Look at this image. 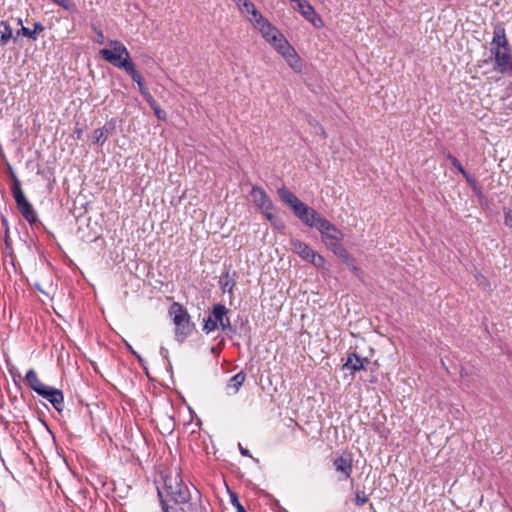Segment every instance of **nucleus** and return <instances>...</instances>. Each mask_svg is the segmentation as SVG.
Returning <instances> with one entry per match:
<instances>
[{
	"mask_svg": "<svg viewBox=\"0 0 512 512\" xmlns=\"http://www.w3.org/2000/svg\"><path fill=\"white\" fill-rule=\"evenodd\" d=\"M228 309L224 305H215L212 313L205 320L203 330L210 333L218 327L225 330L230 327V320L227 317Z\"/></svg>",
	"mask_w": 512,
	"mask_h": 512,
	"instance_id": "7",
	"label": "nucleus"
},
{
	"mask_svg": "<svg viewBox=\"0 0 512 512\" xmlns=\"http://www.w3.org/2000/svg\"><path fill=\"white\" fill-rule=\"evenodd\" d=\"M255 202L259 206L262 213H264L269 220H272L273 219V213H272L273 206H272L271 201L268 199L267 195L259 194L258 197L255 199Z\"/></svg>",
	"mask_w": 512,
	"mask_h": 512,
	"instance_id": "16",
	"label": "nucleus"
},
{
	"mask_svg": "<svg viewBox=\"0 0 512 512\" xmlns=\"http://www.w3.org/2000/svg\"><path fill=\"white\" fill-rule=\"evenodd\" d=\"M44 30V27L41 23H35L34 29L32 30L34 35L37 36L38 33L42 32Z\"/></svg>",
	"mask_w": 512,
	"mask_h": 512,
	"instance_id": "31",
	"label": "nucleus"
},
{
	"mask_svg": "<svg viewBox=\"0 0 512 512\" xmlns=\"http://www.w3.org/2000/svg\"><path fill=\"white\" fill-rule=\"evenodd\" d=\"M106 131L103 128L94 130L93 139L97 144H103L106 140Z\"/></svg>",
	"mask_w": 512,
	"mask_h": 512,
	"instance_id": "23",
	"label": "nucleus"
},
{
	"mask_svg": "<svg viewBox=\"0 0 512 512\" xmlns=\"http://www.w3.org/2000/svg\"><path fill=\"white\" fill-rule=\"evenodd\" d=\"M138 86H139L141 94L145 96L148 92H147V88L144 85V82L140 83V85H138Z\"/></svg>",
	"mask_w": 512,
	"mask_h": 512,
	"instance_id": "34",
	"label": "nucleus"
},
{
	"mask_svg": "<svg viewBox=\"0 0 512 512\" xmlns=\"http://www.w3.org/2000/svg\"><path fill=\"white\" fill-rule=\"evenodd\" d=\"M145 98H146L147 102L150 104L151 108H153L155 105H157L156 101L153 99V97L149 93H147L145 95Z\"/></svg>",
	"mask_w": 512,
	"mask_h": 512,
	"instance_id": "33",
	"label": "nucleus"
},
{
	"mask_svg": "<svg viewBox=\"0 0 512 512\" xmlns=\"http://www.w3.org/2000/svg\"><path fill=\"white\" fill-rule=\"evenodd\" d=\"M25 380L27 382V384L29 385V387L35 391L37 394L42 390V388H44L45 384H43L36 372L33 370V369H30L29 371H27L26 375H25Z\"/></svg>",
	"mask_w": 512,
	"mask_h": 512,
	"instance_id": "17",
	"label": "nucleus"
},
{
	"mask_svg": "<svg viewBox=\"0 0 512 512\" xmlns=\"http://www.w3.org/2000/svg\"><path fill=\"white\" fill-rule=\"evenodd\" d=\"M71 201L72 206L70 210L76 217H80L86 213L88 201L85 194H75V197H73Z\"/></svg>",
	"mask_w": 512,
	"mask_h": 512,
	"instance_id": "14",
	"label": "nucleus"
},
{
	"mask_svg": "<svg viewBox=\"0 0 512 512\" xmlns=\"http://www.w3.org/2000/svg\"><path fill=\"white\" fill-rule=\"evenodd\" d=\"M12 37V29L4 21L0 22V46L5 45Z\"/></svg>",
	"mask_w": 512,
	"mask_h": 512,
	"instance_id": "19",
	"label": "nucleus"
},
{
	"mask_svg": "<svg viewBox=\"0 0 512 512\" xmlns=\"http://www.w3.org/2000/svg\"><path fill=\"white\" fill-rule=\"evenodd\" d=\"M220 284L223 292L232 293L233 288L235 286V281L233 279H230L227 274L225 278L221 279Z\"/></svg>",
	"mask_w": 512,
	"mask_h": 512,
	"instance_id": "22",
	"label": "nucleus"
},
{
	"mask_svg": "<svg viewBox=\"0 0 512 512\" xmlns=\"http://www.w3.org/2000/svg\"><path fill=\"white\" fill-rule=\"evenodd\" d=\"M281 197L283 202L292 209L296 217L305 225L316 228L321 233L322 241L331 251L342 245L343 233L330 221L321 217L314 209L299 200L296 194H281Z\"/></svg>",
	"mask_w": 512,
	"mask_h": 512,
	"instance_id": "2",
	"label": "nucleus"
},
{
	"mask_svg": "<svg viewBox=\"0 0 512 512\" xmlns=\"http://www.w3.org/2000/svg\"><path fill=\"white\" fill-rule=\"evenodd\" d=\"M234 507L236 508L237 512L239 511V508H244L240 502H237L236 505H234Z\"/></svg>",
	"mask_w": 512,
	"mask_h": 512,
	"instance_id": "37",
	"label": "nucleus"
},
{
	"mask_svg": "<svg viewBox=\"0 0 512 512\" xmlns=\"http://www.w3.org/2000/svg\"><path fill=\"white\" fill-rule=\"evenodd\" d=\"M131 77L132 79L140 85V83H143V77L142 75L136 70L134 63H128V66L124 69Z\"/></svg>",
	"mask_w": 512,
	"mask_h": 512,
	"instance_id": "21",
	"label": "nucleus"
},
{
	"mask_svg": "<svg viewBox=\"0 0 512 512\" xmlns=\"http://www.w3.org/2000/svg\"><path fill=\"white\" fill-rule=\"evenodd\" d=\"M342 262L346 265H350V261L353 259L343 245L332 251Z\"/></svg>",
	"mask_w": 512,
	"mask_h": 512,
	"instance_id": "20",
	"label": "nucleus"
},
{
	"mask_svg": "<svg viewBox=\"0 0 512 512\" xmlns=\"http://www.w3.org/2000/svg\"><path fill=\"white\" fill-rule=\"evenodd\" d=\"M368 502V497L363 491H356L355 493V504L357 506H362Z\"/></svg>",
	"mask_w": 512,
	"mask_h": 512,
	"instance_id": "24",
	"label": "nucleus"
},
{
	"mask_svg": "<svg viewBox=\"0 0 512 512\" xmlns=\"http://www.w3.org/2000/svg\"><path fill=\"white\" fill-rule=\"evenodd\" d=\"M297 6L300 14L314 27L322 28L324 26L322 18L316 13L315 9L308 3V1L302 0Z\"/></svg>",
	"mask_w": 512,
	"mask_h": 512,
	"instance_id": "11",
	"label": "nucleus"
},
{
	"mask_svg": "<svg viewBox=\"0 0 512 512\" xmlns=\"http://www.w3.org/2000/svg\"><path fill=\"white\" fill-rule=\"evenodd\" d=\"M2 222H3V225L6 227V234H7L8 233V223H7L6 218H3Z\"/></svg>",
	"mask_w": 512,
	"mask_h": 512,
	"instance_id": "38",
	"label": "nucleus"
},
{
	"mask_svg": "<svg viewBox=\"0 0 512 512\" xmlns=\"http://www.w3.org/2000/svg\"><path fill=\"white\" fill-rule=\"evenodd\" d=\"M18 34H22L23 36L28 37L32 40L37 39V36L34 35L33 31L24 26L18 31Z\"/></svg>",
	"mask_w": 512,
	"mask_h": 512,
	"instance_id": "26",
	"label": "nucleus"
},
{
	"mask_svg": "<svg viewBox=\"0 0 512 512\" xmlns=\"http://www.w3.org/2000/svg\"><path fill=\"white\" fill-rule=\"evenodd\" d=\"M96 33H97V39H96V41H97L98 43H100V44H103V43L105 42V37H104V35H103V32H102V31H100V30H98V31H96Z\"/></svg>",
	"mask_w": 512,
	"mask_h": 512,
	"instance_id": "32",
	"label": "nucleus"
},
{
	"mask_svg": "<svg viewBox=\"0 0 512 512\" xmlns=\"http://www.w3.org/2000/svg\"><path fill=\"white\" fill-rule=\"evenodd\" d=\"M356 276H359L360 274V269L357 267L356 265V261L355 259L353 258L351 261H350V265H346Z\"/></svg>",
	"mask_w": 512,
	"mask_h": 512,
	"instance_id": "29",
	"label": "nucleus"
},
{
	"mask_svg": "<svg viewBox=\"0 0 512 512\" xmlns=\"http://www.w3.org/2000/svg\"><path fill=\"white\" fill-rule=\"evenodd\" d=\"M164 493L158 492L161 497L162 508L164 512H187L191 508L190 491L181 481L178 475H169L164 480Z\"/></svg>",
	"mask_w": 512,
	"mask_h": 512,
	"instance_id": "3",
	"label": "nucleus"
},
{
	"mask_svg": "<svg viewBox=\"0 0 512 512\" xmlns=\"http://www.w3.org/2000/svg\"><path fill=\"white\" fill-rule=\"evenodd\" d=\"M240 452L244 456H249V451L247 449L240 447Z\"/></svg>",
	"mask_w": 512,
	"mask_h": 512,
	"instance_id": "36",
	"label": "nucleus"
},
{
	"mask_svg": "<svg viewBox=\"0 0 512 512\" xmlns=\"http://www.w3.org/2000/svg\"><path fill=\"white\" fill-rule=\"evenodd\" d=\"M239 502L238 497L235 494L231 495V503L232 505H236V503Z\"/></svg>",
	"mask_w": 512,
	"mask_h": 512,
	"instance_id": "35",
	"label": "nucleus"
},
{
	"mask_svg": "<svg viewBox=\"0 0 512 512\" xmlns=\"http://www.w3.org/2000/svg\"><path fill=\"white\" fill-rule=\"evenodd\" d=\"M246 379V375L244 372H239L236 375H234L228 382L226 386L227 394L234 395L236 394L240 387L243 385L244 381Z\"/></svg>",
	"mask_w": 512,
	"mask_h": 512,
	"instance_id": "15",
	"label": "nucleus"
},
{
	"mask_svg": "<svg viewBox=\"0 0 512 512\" xmlns=\"http://www.w3.org/2000/svg\"><path fill=\"white\" fill-rule=\"evenodd\" d=\"M504 223L506 226L512 227V210L508 209L505 211Z\"/></svg>",
	"mask_w": 512,
	"mask_h": 512,
	"instance_id": "28",
	"label": "nucleus"
},
{
	"mask_svg": "<svg viewBox=\"0 0 512 512\" xmlns=\"http://www.w3.org/2000/svg\"><path fill=\"white\" fill-rule=\"evenodd\" d=\"M233 1L252 26L261 33L262 37L285 58L289 66L299 70L301 68L300 58L283 34L249 0Z\"/></svg>",
	"mask_w": 512,
	"mask_h": 512,
	"instance_id": "1",
	"label": "nucleus"
},
{
	"mask_svg": "<svg viewBox=\"0 0 512 512\" xmlns=\"http://www.w3.org/2000/svg\"><path fill=\"white\" fill-rule=\"evenodd\" d=\"M333 466L337 472L341 474L339 480H347L350 478L353 467L350 458L340 456L333 461Z\"/></svg>",
	"mask_w": 512,
	"mask_h": 512,
	"instance_id": "13",
	"label": "nucleus"
},
{
	"mask_svg": "<svg viewBox=\"0 0 512 512\" xmlns=\"http://www.w3.org/2000/svg\"><path fill=\"white\" fill-rule=\"evenodd\" d=\"M490 53L494 62V70L502 74L512 75V54L505 29L500 24L494 27Z\"/></svg>",
	"mask_w": 512,
	"mask_h": 512,
	"instance_id": "4",
	"label": "nucleus"
},
{
	"mask_svg": "<svg viewBox=\"0 0 512 512\" xmlns=\"http://www.w3.org/2000/svg\"><path fill=\"white\" fill-rule=\"evenodd\" d=\"M169 316L175 326L176 340L183 342L194 328V324L190 320V315L181 304L174 302L169 308Z\"/></svg>",
	"mask_w": 512,
	"mask_h": 512,
	"instance_id": "5",
	"label": "nucleus"
},
{
	"mask_svg": "<svg viewBox=\"0 0 512 512\" xmlns=\"http://www.w3.org/2000/svg\"><path fill=\"white\" fill-rule=\"evenodd\" d=\"M155 116L160 120L166 119V112L162 110L158 105H155L153 108Z\"/></svg>",
	"mask_w": 512,
	"mask_h": 512,
	"instance_id": "27",
	"label": "nucleus"
},
{
	"mask_svg": "<svg viewBox=\"0 0 512 512\" xmlns=\"http://www.w3.org/2000/svg\"><path fill=\"white\" fill-rule=\"evenodd\" d=\"M238 512H246L245 508H239V511Z\"/></svg>",
	"mask_w": 512,
	"mask_h": 512,
	"instance_id": "39",
	"label": "nucleus"
},
{
	"mask_svg": "<svg viewBox=\"0 0 512 512\" xmlns=\"http://www.w3.org/2000/svg\"><path fill=\"white\" fill-rule=\"evenodd\" d=\"M290 244L292 251L298 254L303 260L309 261L317 268L324 267L326 262L324 257L316 253L306 243L297 239H292Z\"/></svg>",
	"mask_w": 512,
	"mask_h": 512,
	"instance_id": "8",
	"label": "nucleus"
},
{
	"mask_svg": "<svg viewBox=\"0 0 512 512\" xmlns=\"http://www.w3.org/2000/svg\"><path fill=\"white\" fill-rule=\"evenodd\" d=\"M55 4L63 7L66 10L74 9L75 5L70 0H52Z\"/></svg>",
	"mask_w": 512,
	"mask_h": 512,
	"instance_id": "25",
	"label": "nucleus"
},
{
	"mask_svg": "<svg viewBox=\"0 0 512 512\" xmlns=\"http://www.w3.org/2000/svg\"><path fill=\"white\" fill-rule=\"evenodd\" d=\"M109 48L99 51V54L110 64L117 68L125 69L128 63H132L130 53L125 45L118 40H110Z\"/></svg>",
	"mask_w": 512,
	"mask_h": 512,
	"instance_id": "6",
	"label": "nucleus"
},
{
	"mask_svg": "<svg viewBox=\"0 0 512 512\" xmlns=\"http://www.w3.org/2000/svg\"><path fill=\"white\" fill-rule=\"evenodd\" d=\"M11 191L13 193L22 192L21 191L20 182L18 180L14 179V178H13V183H12V186H11Z\"/></svg>",
	"mask_w": 512,
	"mask_h": 512,
	"instance_id": "30",
	"label": "nucleus"
},
{
	"mask_svg": "<svg viewBox=\"0 0 512 512\" xmlns=\"http://www.w3.org/2000/svg\"><path fill=\"white\" fill-rule=\"evenodd\" d=\"M370 363L368 357H361L357 353H349L344 363V369L351 371L352 373L365 370L366 366Z\"/></svg>",
	"mask_w": 512,
	"mask_h": 512,
	"instance_id": "12",
	"label": "nucleus"
},
{
	"mask_svg": "<svg viewBox=\"0 0 512 512\" xmlns=\"http://www.w3.org/2000/svg\"><path fill=\"white\" fill-rule=\"evenodd\" d=\"M447 158L450 160L451 164L465 177V179L472 184V187L475 188L474 179L465 171L459 160L451 154H448Z\"/></svg>",
	"mask_w": 512,
	"mask_h": 512,
	"instance_id": "18",
	"label": "nucleus"
},
{
	"mask_svg": "<svg viewBox=\"0 0 512 512\" xmlns=\"http://www.w3.org/2000/svg\"><path fill=\"white\" fill-rule=\"evenodd\" d=\"M38 394L49 401L57 411L61 412L64 409V396L61 390L45 385Z\"/></svg>",
	"mask_w": 512,
	"mask_h": 512,
	"instance_id": "10",
	"label": "nucleus"
},
{
	"mask_svg": "<svg viewBox=\"0 0 512 512\" xmlns=\"http://www.w3.org/2000/svg\"><path fill=\"white\" fill-rule=\"evenodd\" d=\"M14 198L23 218L30 225L36 224L38 222L37 213L25 194H14Z\"/></svg>",
	"mask_w": 512,
	"mask_h": 512,
	"instance_id": "9",
	"label": "nucleus"
}]
</instances>
